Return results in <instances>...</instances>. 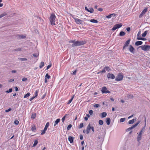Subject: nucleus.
<instances>
[{"label": "nucleus", "instance_id": "1", "mask_svg": "<svg viewBox=\"0 0 150 150\" xmlns=\"http://www.w3.org/2000/svg\"><path fill=\"white\" fill-rule=\"evenodd\" d=\"M86 43L85 41H76L74 42L71 45L72 47L76 46H79L85 44Z\"/></svg>", "mask_w": 150, "mask_h": 150}, {"label": "nucleus", "instance_id": "2", "mask_svg": "<svg viewBox=\"0 0 150 150\" xmlns=\"http://www.w3.org/2000/svg\"><path fill=\"white\" fill-rule=\"evenodd\" d=\"M56 17L54 14H52L50 17V21L52 25H55Z\"/></svg>", "mask_w": 150, "mask_h": 150}, {"label": "nucleus", "instance_id": "3", "mask_svg": "<svg viewBox=\"0 0 150 150\" xmlns=\"http://www.w3.org/2000/svg\"><path fill=\"white\" fill-rule=\"evenodd\" d=\"M90 129H92L93 132H94V127L91 126V125L90 124H89L87 126L86 130V132L87 134H88L90 132Z\"/></svg>", "mask_w": 150, "mask_h": 150}, {"label": "nucleus", "instance_id": "4", "mask_svg": "<svg viewBox=\"0 0 150 150\" xmlns=\"http://www.w3.org/2000/svg\"><path fill=\"white\" fill-rule=\"evenodd\" d=\"M142 49L144 51H148L150 49V46L147 45H142L139 47Z\"/></svg>", "mask_w": 150, "mask_h": 150}, {"label": "nucleus", "instance_id": "5", "mask_svg": "<svg viewBox=\"0 0 150 150\" xmlns=\"http://www.w3.org/2000/svg\"><path fill=\"white\" fill-rule=\"evenodd\" d=\"M123 77V75L121 74H119L115 78V80L117 81H120L122 80Z\"/></svg>", "mask_w": 150, "mask_h": 150}, {"label": "nucleus", "instance_id": "6", "mask_svg": "<svg viewBox=\"0 0 150 150\" xmlns=\"http://www.w3.org/2000/svg\"><path fill=\"white\" fill-rule=\"evenodd\" d=\"M144 128H143L138 135L137 137V140L138 142H139L141 139L142 135V133L143 132V131L144 130Z\"/></svg>", "mask_w": 150, "mask_h": 150}, {"label": "nucleus", "instance_id": "7", "mask_svg": "<svg viewBox=\"0 0 150 150\" xmlns=\"http://www.w3.org/2000/svg\"><path fill=\"white\" fill-rule=\"evenodd\" d=\"M139 122H140L139 121L138 122L135 124V125H132L131 127H129V128H128V129H126V131L127 132H129L130 130H131L133 129V128H134L135 127H136L139 124Z\"/></svg>", "mask_w": 150, "mask_h": 150}, {"label": "nucleus", "instance_id": "8", "mask_svg": "<svg viewBox=\"0 0 150 150\" xmlns=\"http://www.w3.org/2000/svg\"><path fill=\"white\" fill-rule=\"evenodd\" d=\"M122 26V25L121 23L117 24L114 25L113 27L112 28V30H115L116 29L120 28Z\"/></svg>", "mask_w": 150, "mask_h": 150}, {"label": "nucleus", "instance_id": "9", "mask_svg": "<svg viewBox=\"0 0 150 150\" xmlns=\"http://www.w3.org/2000/svg\"><path fill=\"white\" fill-rule=\"evenodd\" d=\"M101 91L102 93H110V92L108 90H107V88H106V87L105 86L103 87L102 89V90H101Z\"/></svg>", "mask_w": 150, "mask_h": 150}, {"label": "nucleus", "instance_id": "10", "mask_svg": "<svg viewBox=\"0 0 150 150\" xmlns=\"http://www.w3.org/2000/svg\"><path fill=\"white\" fill-rule=\"evenodd\" d=\"M107 77L109 79H114L115 78V76L114 75L112 74L109 73L107 75Z\"/></svg>", "mask_w": 150, "mask_h": 150}, {"label": "nucleus", "instance_id": "11", "mask_svg": "<svg viewBox=\"0 0 150 150\" xmlns=\"http://www.w3.org/2000/svg\"><path fill=\"white\" fill-rule=\"evenodd\" d=\"M75 22L78 24H81L82 23V21L78 18H74Z\"/></svg>", "mask_w": 150, "mask_h": 150}, {"label": "nucleus", "instance_id": "12", "mask_svg": "<svg viewBox=\"0 0 150 150\" xmlns=\"http://www.w3.org/2000/svg\"><path fill=\"white\" fill-rule=\"evenodd\" d=\"M130 40L129 39L126 42L125 44L124 45V46L123 48V49H124L125 47H127L128 46V45L129 43Z\"/></svg>", "mask_w": 150, "mask_h": 150}, {"label": "nucleus", "instance_id": "13", "mask_svg": "<svg viewBox=\"0 0 150 150\" xmlns=\"http://www.w3.org/2000/svg\"><path fill=\"white\" fill-rule=\"evenodd\" d=\"M134 48L131 45H130L129 46V50L131 52L134 53Z\"/></svg>", "mask_w": 150, "mask_h": 150}, {"label": "nucleus", "instance_id": "14", "mask_svg": "<svg viewBox=\"0 0 150 150\" xmlns=\"http://www.w3.org/2000/svg\"><path fill=\"white\" fill-rule=\"evenodd\" d=\"M73 137H72L71 136H69L68 137V140L70 143H72L73 142Z\"/></svg>", "mask_w": 150, "mask_h": 150}, {"label": "nucleus", "instance_id": "15", "mask_svg": "<svg viewBox=\"0 0 150 150\" xmlns=\"http://www.w3.org/2000/svg\"><path fill=\"white\" fill-rule=\"evenodd\" d=\"M143 42L141 41H137L135 43V45L137 46H138L142 44Z\"/></svg>", "mask_w": 150, "mask_h": 150}, {"label": "nucleus", "instance_id": "16", "mask_svg": "<svg viewBox=\"0 0 150 150\" xmlns=\"http://www.w3.org/2000/svg\"><path fill=\"white\" fill-rule=\"evenodd\" d=\"M111 120L110 118H107L106 119V122L107 124L108 125H109L110 123Z\"/></svg>", "mask_w": 150, "mask_h": 150}, {"label": "nucleus", "instance_id": "17", "mask_svg": "<svg viewBox=\"0 0 150 150\" xmlns=\"http://www.w3.org/2000/svg\"><path fill=\"white\" fill-rule=\"evenodd\" d=\"M101 117L104 118L107 115V114L105 112H103L101 113Z\"/></svg>", "mask_w": 150, "mask_h": 150}, {"label": "nucleus", "instance_id": "18", "mask_svg": "<svg viewBox=\"0 0 150 150\" xmlns=\"http://www.w3.org/2000/svg\"><path fill=\"white\" fill-rule=\"evenodd\" d=\"M60 119H58L56 120L54 122V126H55L60 121Z\"/></svg>", "mask_w": 150, "mask_h": 150}, {"label": "nucleus", "instance_id": "19", "mask_svg": "<svg viewBox=\"0 0 150 150\" xmlns=\"http://www.w3.org/2000/svg\"><path fill=\"white\" fill-rule=\"evenodd\" d=\"M17 36L18 37V38L19 39H23L25 38V36L24 35H18Z\"/></svg>", "mask_w": 150, "mask_h": 150}, {"label": "nucleus", "instance_id": "20", "mask_svg": "<svg viewBox=\"0 0 150 150\" xmlns=\"http://www.w3.org/2000/svg\"><path fill=\"white\" fill-rule=\"evenodd\" d=\"M137 39L138 40H146V39L145 38H140V37H139L138 36V34L137 35Z\"/></svg>", "mask_w": 150, "mask_h": 150}, {"label": "nucleus", "instance_id": "21", "mask_svg": "<svg viewBox=\"0 0 150 150\" xmlns=\"http://www.w3.org/2000/svg\"><path fill=\"white\" fill-rule=\"evenodd\" d=\"M44 65V63L43 62H41V63H40L39 66L40 68L41 69L43 67Z\"/></svg>", "mask_w": 150, "mask_h": 150}, {"label": "nucleus", "instance_id": "22", "mask_svg": "<svg viewBox=\"0 0 150 150\" xmlns=\"http://www.w3.org/2000/svg\"><path fill=\"white\" fill-rule=\"evenodd\" d=\"M135 120L136 119L134 120V119L130 120L128 122V123L129 124H132Z\"/></svg>", "mask_w": 150, "mask_h": 150}, {"label": "nucleus", "instance_id": "23", "mask_svg": "<svg viewBox=\"0 0 150 150\" xmlns=\"http://www.w3.org/2000/svg\"><path fill=\"white\" fill-rule=\"evenodd\" d=\"M91 22L94 23H98V21L95 19H91L90 20Z\"/></svg>", "mask_w": 150, "mask_h": 150}, {"label": "nucleus", "instance_id": "24", "mask_svg": "<svg viewBox=\"0 0 150 150\" xmlns=\"http://www.w3.org/2000/svg\"><path fill=\"white\" fill-rule=\"evenodd\" d=\"M74 95L69 100V101H68V102L67 103V104H69L70 103H71V101H72L74 97Z\"/></svg>", "mask_w": 150, "mask_h": 150}, {"label": "nucleus", "instance_id": "25", "mask_svg": "<svg viewBox=\"0 0 150 150\" xmlns=\"http://www.w3.org/2000/svg\"><path fill=\"white\" fill-rule=\"evenodd\" d=\"M148 31L147 30H146V31H145L144 33H143L142 35V36L143 37H145L146 34H147V33H148Z\"/></svg>", "mask_w": 150, "mask_h": 150}, {"label": "nucleus", "instance_id": "26", "mask_svg": "<svg viewBox=\"0 0 150 150\" xmlns=\"http://www.w3.org/2000/svg\"><path fill=\"white\" fill-rule=\"evenodd\" d=\"M147 11V8H145L143 10V11H142V13H143L144 14H145V13H146V12Z\"/></svg>", "mask_w": 150, "mask_h": 150}, {"label": "nucleus", "instance_id": "27", "mask_svg": "<svg viewBox=\"0 0 150 150\" xmlns=\"http://www.w3.org/2000/svg\"><path fill=\"white\" fill-rule=\"evenodd\" d=\"M88 11L91 13H92L94 11V10L92 8H91L88 9Z\"/></svg>", "mask_w": 150, "mask_h": 150}, {"label": "nucleus", "instance_id": "28", "mask_svg": "<svg viewBox=\"0 0 150 150\" xmlns=\"http://www.w3.org/2000/svg\"><path fill=\"white\" fill-rule=\"evenodd\" d=\"M18 59L22 61H27V59L26 58H19Z\"/></svg>", "mask_w": 150, "mask_h": 150}, {"label": "nucleus", "instance_id": "29", "mask_svg": "<svg viewBox=\"0 0 150 150\" xmlns=\"http://www.w3.org/2000/svg\"><path fill=\"white\" fill-rule=\"evenodd\" d=\"M49 122H47V123L46 124V125H45V127L44 129H45L47 130V128L49 126Z\"/></svg>", "mask_w": 150, "mask_h": 150}, {"label": "nucleus", "instance_id": "30", "mask_svg": "<svg viewBox=\"0 0 150 150\" xmlns=\"http://www.w3.org/2000/svg\"><path fill=\"white\" fill-rule=\"evenodd\" d=\"M125 34V33L123 31H121L120 33V36H124Z\"/></svg>", "mask_w": 150, "mask_h": 150}, {"label": "nucleus", "instance_id": "31", "mask_svg": "<svg viewBox=\"0 0 150 150\" xmlns=\"http://www.w3.org/2000/svg\"><path fill=\"white\" fill-rule=\"evenodd\" d=\"M38 143V141L37 140H36L35 141L34 143L33 144V147L35 146H36V145Z\"/></svg>", "mask_w": 150, "mask_h": 150}, {"label": "nucleus", "instance_id": "32", "mask_svg": "<svg viewBox=\"0 0 150 150\" xmlns=\"http://www.w3.org/2000/svg\"><path fill=\"white\" fill-rule=\"evenodd\" d=\"M36 129V128L35 126V125L33 126L31 129V130L33 131H35Z\"/></svg>", "mask_w": 150, "mask_h": 150}, {"label": "nucleus", "instance_id": "33", "mask_svg": "<svg viewBox=\"0 0 150 150\" xmlns=\"http://www.w3.org/2000/svg\"><path fill=\"white\" fill-rule=\"evenodd\" d=\"M36 116V113H35L33 114H32L31 115V118H33V119H35Z\"/></svg>", "mask_w": 150, "mask_h": 150}, {"label": "nucleus", "instance_id": "34", "mask_svg": "<svg viewBox=\"0 0 150 150\" xmlns=\"http://www.w3.org/2000/svg\"><path fill=\"white\" fill-rule=\"evenodd\" d=\"M30 95V93H28L26 94L24 96V98H26L29 97Z\"/></svg>", "mask_w": 150, "mask_h": 150}, {"label": "nucleus", "instance_id": "35", "mask_svg": "<svg viewBox=\"0 0 150 150\" xmlns=\"http://www.w3.org/2000/svg\"><path fill=\"white\" fill-rule=\"evenodd\" d=\"M21 50V48H18L17 49H15L13 50V51H20Z\"/></svg>", "mask_w": 150, "mask_h": 150}, {"label": "nucleus", "instance_id": "36", "mask_svg": "<svg viewBox=\"0 0 150 150\" xmlns=\"http://www.w3.org/2000/svg\"><path fill=\"white\" fill-rule=\"evenodd\" d=\"M68 115L67 114L65 115L62 118V120L63 122V123H64V121L65 120V119L66 117Z\"/></svg>", "mask_w": 150, "mask_h": 150}, {"label": "nucleus", "instance_id": "37", "mask_svg": "<svg viewBox=\"0 0 150 150\" xmlns=\"http://www.w3.org/2000/svg\"><path fill=\"white\" fill-rule=\"evenodd\" d=\"M50 76L48 74H47L45 76V78L49 79L50 78Z\"/></svg>", "mask_w": 150, "mask_h": 150}, {"label": "nucleus", "instance_id": "38", "mask_svg": "<svg viewBox=\"0 0 150 150\" xmlns=\"http://www.w3.org/2000/svg\"><path fill=\"white\" fill-rule=\"evenodd\" d=\"M103 122L102 120H100L99 121V124L101 125H102L103 124Z\"/></svg>", "mask_w": 150, "mask_h": 150}, {"label": "nucleus", "instance_id": "39", "mask_svg": "<svg viewBox=\"0 0 150 150\" xmlns=\"http://www.w3.org/2000/svg\"><path fill=\"white\" fill-rule=\"evenodd\" d=\"M6 15V14L5 13H2L0 15V18H1L3 17Z\"/></svg>", "mask_w": 150, "mask_h": 150}, {"label": "nucleus", "instance_id": "40", "mask_svg": "<svg viewBox=\"0 0 150 150\" xmlns=\"http://www.w3.org/2000/svg\"><path fill=\"white\" fill-rule=\"evenodd\" d=\"M125 120V118H122L120 120V122H124Z\"/></svg>", "mask_w": 150, "mask_h": 150}, {"label": "nucleus", "instance_id": "41", "mask_svg": "<svg viewBox=\"0 0 150 150\" xmlns=\"http://www.w3.org/2000/svg\"><path fill=\"white\" fill-rule=\"evenodd\" d=\"M83 126V123H81L80 125H79V128L80 129V128H82Z\"/></svg>", "mask_w": 150, "mask_h": 150}, {"label": "nucleus", "instance_id": "42", "mask_svg": "<svg viewBox=\"0 0 150 150\" xmlns=\"http://www.w3.org/2000/svg\"><path fill=\"white\" fill-rule=\"evenodd\" d=\"M12 88H10L8 91H8H6V92L7 93H11V92H12Z\"/></svg>", "mask_w": 150, "mask_h": 150}, {"label": "nucleus", "instance_id": "43", "mask_svg": "<svg viewBox=\"0 0 150 150\" xmlns=\"http://www.w3.org/2000/svg\"><path fill=\"white\" fill-rule=\"evenodd\" d=\"M127 97L128 98H133V96L132 94L129 95H128Z\"/></svg>", "mask_w": 150, "mask_h": 150}, {"label": "nucleus", "instance_id": "44", "mask_svg": "<svg viewBox=\"0 0 150 150\" xmlns=\"http://www.w3.org/2000/svg\"><path fill=\"white\" fill-rule=\"evenodd\" d=\"M47 130L45 129H44V130L42 131V132L41 133V135H43L45 133V131H46Z\"/></svg>", "mask_w": 150, "mask_h": 150}, {"label": "nucleus", "instance_id": "45", "mask_svg": "<svg viewBox=\"0 0 150 150\" xmlns=\"http://www.w3.org/2000/svg\"><path fill=\"white\" fill-rule=\"evenodd\" d=\"M105 69L107 70V71H109L110 70V68L109 67H105Z\"/></svg>", "mask_w": 150, "mask_h": 150}, {"label": "nucleus", "instance_id": "46", "mask_svg": "<svg viewBox=\"0 0 150 150\" xmlns=\"http://www.w3.org/2000/svg\"><path fill=\"white\" fill-rule=\"evenodd\" d=\"M71 127H72V125H71L70 124V125H69L67 127V129L68 130H69L71 128Z\"/></svg>", "mask_w": 150, "mask_h": 150}, {"label": "nucleus", "instance_id": "47", "mask_svg": "<svg viewBox=\"0 0 150 150\" xmlns=\"http://www.w3.org/2000/svg\"><path fill=\"white\" fill-rule=\"evenodd\" d=\"M27 80H28L27 79V78H25V77L23 78L22 79V81H27Z\"/></svg>", "mask_w": 150, "mask_h": 150}, {"label": "nucleus", "instance_id": "48", "mask_svg": "<svg viewBox=\"0 0 150 150\" xmlns=\"http://www.w3.org/2000/svg\"><path fill=\"white\" fill-rule=\"evenodd\" d=\"M38 91L37 90L35 93V96H34L35 98L37 97L38 96Z\"/></svg>", "mask_w": 150, "mask_h": 150}, {"label": "nucleus", "instance_id": "49", "mask_svg": "<svg viewBox=\"0 0 150 150\" xmlns=\"http://www.w3.org/2000/svg\"><path fill=\"white\" fill-rule=\"evenodd\" d=\"M52 66L51 64H50L48 65L47 67V70L49 69Z\"/></svg>", "mask_w": 150, "mask_h": 150}, {"label": "nucleus", "instance_id": "50", "mask_svg": "<svg viewBox=\"0 0 150 150\" xmlns=\"http://www.w3.org/2000/svg\"><path fill=\"white\" fill-rule=\"evenodd\" d=\"M14 123H15V124L16 125H18V124L19 123V121H18V120H15V121L14 122Z\"/></svg>", "mask_w": 150, "mask_h": 150}, {"label": "nucleus", "instance_id": "51", "mask_svg": "<svg viewBox=\"0 0 150 150\" xmlns=\"http://www.w3.org/2000/svg\"><path fill=\"white\" fill-rule=\"evenodd\" d=\"M99 105L98 104H97L94 105L93 106L94 107L96 108H98L99 106Z\"/></svg>", "mask_w": 150, "mask_h": 150}, {"label": "nucleus", "instance_id": "52", "mask_svg": "<svg viewBox=\"0 0 150 150\" xmlns=\"http://www.w3.org/2000/svg\"><path fill=\"white\" fill-rule=\"evenodd\" d=\"M14 81V80L13 79H11L8 80V82H11Z\"/></svg>", "mask_w": 150, "mask_h": 150}, {"label": "nucleus", "instance_id": "53", "mask_svg": "<svg viewBox=\"0 0 150 150\" xmlns=\"http://www.w3.org/2000/svg\"><path fill=\"white\" fill-rule=\"evenodd\" d=\"M11 108H10L8 109V110H6L5 111L6 112H8L11 111Z\"/></svg>", "mask_w": 150, "mask_h": 150}, {"label": "nucleus", "instance_id": "54", "mask_svg": "<svg viewBox=\"0 0 150 150\" xmlns=\"http://www.w3.org/2000/svg\"><path fill=\"white\" fill-rule=\"evenodd\" d=\"M89 113L90 114V115H91L93 113V110H89Z\"/></svg>", "mask_w": 150, "mask_h": 150}, {"label": "nucleus", "instance_id": "55", "mask_svg": "<svg viewBox=\"0 0 150 150\" xmlns=\"http://www.w3.org/2000/svg\"><path fill=\"white\" fill-rule=\"evenodd\" d=\"M106 17L108 18H111L112 17L110 14V15H109L106 16Z\"/></svg>", "mask_w": 150, "mask_h": 150}, {"label": "nucleus", "instance_id": "56", "mask_svg": "<svg viewBox=\"0 0 150 150\" xmlns=\"http://www.w3.org/2000/svg\"><path fill=\"white\" fill-rule=\"evenodd\" d=\"M110 15L111 16V17H114L116 15L115 13H112V14H111Z\"/></svg>", "mask_w": 150, "mask_h": 150}, {"label": "nucleus", "instance_id": "57", "mask_svg": "<svg viewBox=\"0 0 150 150\" xmlns=\"http://www.w3.org/2000/svg\"><path fill=\"white\" fill-rule=\"evenodd\" d=\"M144 14L143 13H141L140 14V15H139V17L140 18H141V17H142V16L144 15Z\"/></svg>", "mask_w": 150, "mask_h": 150}, {"label": "nucleus", "instance_id": "58", "mask_svg": "<svg viewBox=\"0 0 150 150\" xmlns=\"http://www.w3.org/2000/svg\"><path fill=\"white\" fill-rule=\"evenodd\" d=\"M35 98V97H33L32 98H30V99H29V100L30 101H32L33 99L34 98Z\"/></svg>", "mask_w": 150, "mask_h": 150}, {"label": "nucleus", "instance_id": "59", "mask_svg": "<svg viewBox=\"0 0 150 150\" xmlns=\"http://www.w3.org/2000/svg\"><path fill=\"white\" fill-rule=\"evenodd\" d=\"M80 139L82 140L83 139V136L82 135H80Z\"/></svg>", "mask_w": 150, "mask_h": 150}, {"label": "nucleus", "instance_id": "60", "mask_svg": "<svg viewBox=\"0 0 150 150\" xmlns=\"http://www.w3.org/2000/svg\"><path fill=\"white\" fill-rule=\"evenodd\" d=\"M33 55L35 57H37L38 56V55H37V54H33Z\"/></svg>", "mask_w": 150, "mask_h": 150}, {"label": "nucleus", "instance_id": "61", "mask_svg": "<svg viewBox=\"0 0 150 150\" xmlns=\"http://www.w3.org/2000/svg\"><path fill=\"white\" fill-rule=\"evenodd\" d=\"M98 10L100 11H102L103 10V9L102 8H98Z\"/></svg>", "mask_w": 150, "mask_h": 150}, {"label": "nucleus", "instance_id": "62", "mask_svg": "<svg viewBox=\"0 0 150 150\" xmlns=\"http://www.w3.org/2000/svg\"><path fill=\"white\" fill-rule=\"evenodd\" d=\"M100 72L103 73V72H105V68L104 69L102 70V71H101Z\"/></svg>", "mask_w": 150, "mask_h": 150}, {"label": "nucleus", "instance_id": "63", "mask_svg": "<svg viewBox=\"0 0 150 150\" xmlns=\"http://www.w3.org/2000/svg\"><path fill=\"white\" fill-rule=\"evenodd\" d=\"M126 30L128 32H129L130 30V28L129 27L127 28Z\"/></svg>", "mask_w": 150, "mask_h": 150}, {"label": "nucleus", "instance_id": "64", "mask_svg": "<svg viewBox=\"0 0 150 150\" xmlns=\"http://www.w3.org/2000/svg\"><path fill=\"white\" fill-rule=\"evenodd\" d=\"M85 10L87 11H88V8L86 6H85Z\"/></svg>", "mask_w": 150, "mask_h": 150}]
</instances>
